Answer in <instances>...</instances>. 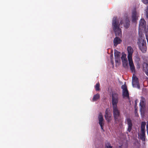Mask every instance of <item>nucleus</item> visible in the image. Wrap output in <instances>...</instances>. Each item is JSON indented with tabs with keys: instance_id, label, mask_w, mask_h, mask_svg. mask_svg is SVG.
I'll list each match as a JSON object with an SVG mask.
<instances>
[{
	"instance_id": "f257e3e1",
	"label": "nucleus",
	"mask_w": 148,
	"mask_h": 148,
	"mask_svg": "<svg viewBox=\"0 0 148 148\" xmlns=\"http://www.w3.org/2000/svg\"><path fill=\"white\" fill-rule=\"evenodd\" d=\"M130 21L128 18H125L121 21L120 24H119V21L117 20L116 17H114L112 20V25L113 29L114 31L116 36H121L122 35V31L121 29L119 28V26L120 25L123 24L125 28H128L130 25Z\"/></svg>"
},
{
	"instance_id": "f03ea898",
	"label": "nucleus",
	"mask_w": 148,
	"mask_h": 148,
	"mask_svg": "<svg viewBox=\"0 0 148 148\" xmlns=\"http://www.w3.org/2000/svg\"><path fill=\"white\" fill-rule=\"evenodd\" d=\"M137 44L139 49L142 53H145L147 50V46L145 40L144 38L141 37L138 39Z\"/></svg>"
},
{
	"instance_id": "7ed1b4c3",
	"label": "nucleus",
	"mask_w": 148,
	"mask_h": 148,
	"mask_svg": "<svg viewBox=\"0 0 148 148\" xmlns=\"http://www.w3.org/2000/svg\"><path fill=\"white\" fill-rule=\"evenodd\" d=\"M128 52L127 58L129 61V65H134L132 59V55L134 50L131 46H128L127 47Z\"/></svg>"
},
{
	"instance_id": "20e7f679",
	"label": "nucleus",
	"mask_w": 148,
	"mask_h": 148,
	"mask_svg": "<svg viewBox=\"0 0 148 148\" xmlns=\"http://www.w3.org/2000/svg\"><path fill=\"white\" fill-rule=\"evenodd\" d=\"M119 101V97L118 94L115 93L112 94V107H117V104Z\"/></svg>"
},
{
	"instance_id": "39448f33",
	"label": "nucleus",
	"mask_w": 148,
	"mask_h": 148,
	"mask_svg": "<svg viewBox=\"0 0 148 148\" xmlns=\"http://www.w3.org/2000/svg\"><path fill=\"white\" fill-rule=\"evenodd\" d=\"M132 84L134 87H137L138 89L140 87L138 78L135 75H133L132 78Z\"/></svg>"
},
{
	"instance_id": "423d86ee",
	"label": "nucleus",
	"mask_w": 148,
	"mask_h": 148,
	"mask_svg": "<svg viewBox=\"0 0 148 148\" xmlns=\"http://www.w3.org/2000/svg\"><path fill=\"white\" fill-rule=\"evenodd\" d=\"M112 108L114 119L116 120L118 119L120 115V111L118 110L117 107H112Z\"/></svg>"
},
{
	"instance_id": "0eeeda50",
	"label": "nucleus",
	"mask_w": 148,
	"mask_h": 148,
	"mask_svg": "<svg viewBox=\"0 0 148 148\" xmlns=\"http://www.w3.org/2000/svg\"><path fill=\"white\" fill-rule=\"evenodd\" d=\"M140 110L141 113H144L145 110V99L144 98L142 97L140 103Z\"/></svg>"
},
{
	"instance_id": "6e6552de",
	"label": "nucleus",
	"mask_w": 148,
	"mask_h": 148,
	"mask_svg": "<svg viewBox=\"0 0 148 148\" xmlns=\"http://www.w3.org/2000/svg\"><path fill=\"white\" fill-rule=\"evenodd\" d=\"M98 118L99 121V123L101 129L102 130H103V127L104 125L103 121L104 120L103 118L102 114L101 112L99 113L98 117Z\"/></svg>"
},
{
	"instance_id": "1a4fd4ad",
	"label": "nucleus",
	"mask_w": 148,
	"mask_h": 148,
	"mask_svg": "<svg viewBox=\"0 0 148 148\" xmlns=\"http://www.w3.org/2000/svg\"><path fill=\"white\" fill-rule=\"evenodd\" d=\"M126 70H127L129 69V66H130V69L132 73H133V75H134L136 73L135 68L134 65H123Z\"/></svg>"
},
{
	"instance_id": "9d476101",
	"label": "nucleus",
	"mask_w": 148,
	"mask_h": 148,
	"mask_svg": "<svg viewBox=\"0 0 148 148\" xmlns=\"http://www.w3.org/2000/svg\"><path fill=\"white\" fill-rule=\"evenodd\" d=\"M126 121L127 122V123L128 126L127 131L129 132H130L132 129L133 126L132 121L130 118H127L126 119Z\"/></svg>"
},
{
	"instance_id": "9b49d317",
	"label": "nucleus",
	"mask_w": 148,
	"mask_h": 148,
	"mask_svg": "<svg viewBox=\"0 0 148 148\" xmlns=\"http://www.w3.org/2000/svg\"><path fill=\"white\" fill-rule=\"evenodd\" d=\"M126 55L125 53H122L121 59L123 65H128V61L126 57Z\"/></svg>"
},
{
	"instance_id": "f8f14e48",
	"label": "nucleus",
	"mask_w": 148,
	"mask_h": 148,
	"mask_svg": "<svg viewBox=\"0 0 148 148\" xmlns=\"http://www.w3.org/2000/svg\"><path fill=\"white\" fill-rule=\"evenodd\" d=\"M105 116L106 120L108 122H109L111 120V114L108 112V109H107L106 110Z\"/></svg>"
},
{
	"instance_id": "ddd939ff",
	"label": "nucleus",
	"mask_w": 148,
	"mask_h": 148,
	"mask_svg": "<svg viewBox=\"0 0 148 148\" xmlns=\"http://www.w3.org/2000/svg\"><path fill=\"white\" fill-rule=\"evenodd\" d=\"M122 41L118 37H116L113 40L114 45L115 46H116L118 44H120Z\"/></svg>"
},
{
	"instance_id": "4468645a",
	"label": "nucleus",
	"mask_w": 148,
	"mask_h": 148,
	"mask_svg": "<svg viewBox=\"0 0 148 148\" xmlns=\"http://www.w3.org/2000/svg\"><path fill=\"white\" fill-rule=\"evenodd\" d=\"M146 26V21L143 19H141L140 21L139 27L143 28Z\"/></svg>"
},
{
	"instance_id": "2eb2a0df",
	"label": "nucleus",
	"mask_w": 148,
	"mask_h": 148,
	"mask_svg": "<svg viewBox=\"0 0 148 148\" xmlns=\"http://www.w3.org/2000/svg\"><path fill=\"white\" fill-rule=\"evenodd\" d=\"M137 13L136 11H134L132 14V21L134 23H136L137 19L136 16Z\"/></svg>"
},
{
	"instance_id": "dca6fc26",
	"label": "nucleus",
	"mask_w": 148,
	"mask_h": 148,
	"mask_svg": "<svg viewBox=\"0 0 148 148\" xmlns=\"http://www.w3.org/2000/svg\"><path fill=\"white\" fill-rule=\"evenodd\" d=\"M141 134L140 135V139L143 141H145V132H141Z\"/></svg>"
},
{
	"instance_id": "f3484780",
	"label": "nucleus",
	"mask_w": 148,
	"mask_h": 148,
	"mask_svg": "<svg viewBox=\"0 0 148 148\" xmlns=\"http://www.w3.org/2000/svg\"><path fill=\"white\" fill-rule=\"evenodd\" d=\"M143 71L148 76V65H143Z\"/></svg>"
},
{
	"instance_id": "a211bd4d",
	"label": "nucleus",
	"mask_w": 148,
	"mask_h": 148,
	"mask_svg": "<svg viewBox=\"0 0 148 148\" xmlns=\"http://www.w3.org/2000/svg\"><path fill=\"white\" fill-rule=\"evenodd\" d=\"M146 123L145 122H142L141 123V132H145V128Z\"/></svg>"
},
{
	"instance_id": "6ab92c4d",
	"label": "nucleus",
	"mask_w": 148,
	"mask_h": 148,
	"mask_svg": "<svg viewBox=\"0 0 148 148\" xmlns=\"http://www.w3.org/2000/svg\"><path fill=\"white\" fill-rule=\"evenodd\" d=\"M123 97L129 98V94L127 90L123 91Z\"/></svg>"
},
{
	"instance_id": "aec40b11",
	"label": "nucleus",
	"mask_w": 148,
	"mask_h": 148,
	"mask_svg": "<svg viewBox=\"0 0 148 148\" xmlns=\"http://www.w3.org/2000/svg\"><path fill=\"white\" fill-rule=\"evenodd\" d=\"M100 97V95L98 93L94 95L92 99V101H96Z\"/></svg>"
},
{
	"instance_id": "412c9836",
	"label": "nucleus",
	"mask_w": 148,
	"mask_h": 148,
	"mask_svg": "<svg viewBox=\"0 0 148 148\" xmlns=\"http://www.w3.org/2000/svg\"><path fill=\"white\" fill-rule=\"evenodd\" d=\"M140 60V59L138 56L137 55L135 56L134 60L136 62V63L137 64V65L139 64Z\"/></svg>"
},
{
	"instance_id": "4be33fe9",
	"label": "nucleus",
	"mask_w": 148,
	"mask_h": 148,
	"mask_svg": "<svg viewBox=\"0 0 148 148\" xmlns=\"http://www.w3.org/2000/svg\"><path fill=\"white\" fill-rule=\"evenodd\" d=\"M115 62L116 64H119L121 62V60L120 58H115Z\"/></svg>"
},
{
	"instance_id": "5701e85b",
	"label": "nucleus",
	"mask_w": 148,
	"mask_h": 148,
	"mask_svg": "<svg viewBox=\"0 0 148 148\" xmlns=\"http://www.w3.org/2000/svg\"><path fill=\"white\" fill-rule=\"evenodd\" d=\"M100 84L99 83L97 84L95 86V88L96 91H98L100 90Z\"/></svg>"
},
{
	"instance_id": "b1692460",
	"label": "nucleus",
	"mask_w": 148,
	"mask_h": 148,
	"mask_svg": "<svg viewBox=\"0 0 148 148\" xmlns=\"http://www.w3.org/2000/svg\"><path fill=\"white\" fill-rule=\"evenodd\" d=\"M120 52L118 51L114 53V56L115 58H120Z\"/></svg>"
},
{
	"instance_id": "393cba45",
	"label": "nucleus",
	"mask_w": 148,
	"mask_h": 148,
	"mask_svg": "<svg viewBox=\"0 0 148 148\" xmlns=\"http://www.w3.org/2000/svg\"><path fill=\"white\" fill-rule=\"evenodd\" d=\"M110 62L112 65H113L114 64V60L113 59V56L112 55L110 56Z\"/></svg>"
},
{
	"instance_id": "a878e982",
	"label": "nucleus",
	"mask_w": 148,
	"mask_h": 148,
	"mask_svg": "<svg viewBox=\"0 0 148 148\" xmlns=\"http://www.w3.org/2000/svg\"><path fill=\"white\" fill-rule=\"evenodd\" d=\"M112 147L110 146V144L108 143L106 145V148H112Z\"/></svg>"
},
{
	"instance_id": "bb28decb",
	"label": "nucleus",
	"mask_w": 148,
	"mask_h": 148,
	"mask_svg": "<svg viewBox=\"0 0 148 148\" xmlns=\"http://www.w3.org/2000/svg\"><path fill=\"white\" fill-rule=\"evenodd\" d=\"M121 88L123 89V91L127 90V87L126 85H123L121 86Z\"/></svg>"
},
{
	"instance_id": "cd10ccee",
	"label": "nucleus",
	"mask_w": 148,
	"mask_h": 148,
	"mask_svg": "<svg viewBox=\"0 0 148 148\" xmlns=\"http://www.w3.org/2000/svg\"><path fill=\"white\" fill-rule=\"evenodd\" d=\"M146 39H148V29L145 30Z\"/></svg>"
},
{
	"instance_id": "c85d7f7f",
	"label": "nucleus",
	"mask_w": 148,
	"mask_h": 148,
	"mask_svg": "<svg viewBox=\"0 0 148 148\" xmlns=\"http://www.w3.org/2000/svg\"><path fill=\"white\" fill-rule=\"evenodd\" d=\"M145 4H148V0H141Z\"/></svg>"
},
{
	"instance_id": "c756f323",
	"label": "nucleus",
	"mask_w": 148,
	"mask_h": 148,
	"mask_svg": "<svg viewBox=\"0 0 148 148\" xmlns=\"http://www.w3.org/2000/svg\"><path fill=\"white\" fill-rule=\"evenodd\" d=\"M146 15L147 18L148 19V6L146 10Z\"/></svg>"
},
{
	"instance_id": "7c9ffc66",
	"label": "nucleus",
	"mask_w": 148,
	"mask_h": 148,
	"mask_svg": "<svg viewBox=\"0 0 148 148\" xmlns=\"http://www.w3.org/2000/svg\"><path fill=\"white\" fill-rule=\"evenodd\" d=\"M140 65H137L136 68L137 69H139L140 68Z\"/></svg>"
},
{
	"instance_id": "2f4dec72",
	"label": "nucleus",
	"mask_w": 148,
	"mask_h": 148,
	"mask_svg": "<svg viewBox=\"0 0 148 148\" xmlns=\"http://www.w3.org/2000/svg\"><path fill=\"white\" fill-rule=\"evenodd\" d=\"M147 124L146 126V128H147V131H148V121H147Z\"/></svg>"
},
{
	"instance_id": "473e14b6",
	"label": "nucleus",
	"mask_w": 148,
	"mask_h": 148,
	"mask_svg": "<svg viewBox=\"0 0 148 148\" xmlns=\"http://www.w3.org/2000/svg\"><path fill=\"white\" fill-rule=\"evenodd\" d=\"M145 64H146V65H148V63H145Z\"/></svg>"
},
{
	"instance_id": "72a5a7b5",
	"label": "nucleus",
	"mask_w": 148,
	"mask_h": 148,
	"mask_svg": "<svg viewBox=\"0 0 148 148\" xmlns=\"http://www.w3.org/2000/svg\"><path fill=\"white\" fill-rule=\"evenodd\" d=\"M113 67H114V65H113V66H112V68H113Z\"/></svg>"
},
{
	"instance_id": "f704fd0d",
	"label": "nucleus",
	"mask_w": 148,
	"mask_h": 148,
	"mask_svg": "<svg viewBox=\"0 0 148 148\" xmlns=\"http://www.w3.org/2000/svg\"><path fill=\"white\" fill-rule=\"evenodd\" d=\"M135 110V111H136V110Z\"/></svg>"
},
{
	"instance_id": "c9c22d12",
	"label": "nucleus",
	"mask_w": 148,
	"mask_h": 148,
	"mask_svg": "<svg viewBox=\"0 0 148 148\" xmlns=\"http://www.w3.org/2000/svg\"><path fill=\"white\" fill-rule=\"evenodd\" d=\"M135 110V111H136V110Z\"/></svg>"
}]
</instances>
